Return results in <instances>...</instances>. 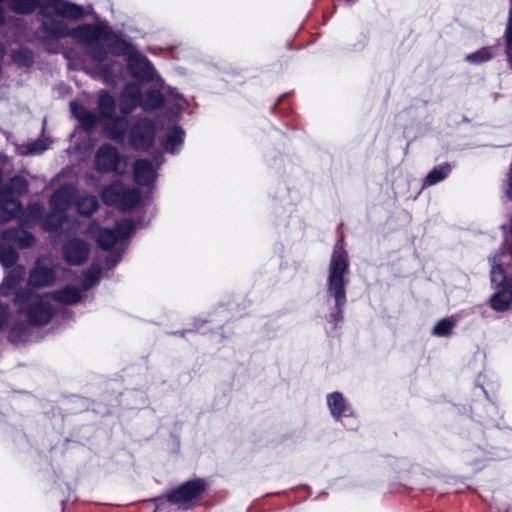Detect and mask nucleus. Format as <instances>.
I'll return each mask as SVG.
<instances>
[{"instance_id":"1","label":"nucleus","mask_w":512,"mask_h":512,"mask_svg":"<svg viewBox=\"0 0 512 512\" xmlns=\"http://www.w3.org/2000/svg\"><path fill=\"white\" fill-rule=\"evenodd\" d=\"M81 299V290L73 286H66L52 294H38L29 288L18 290L14 303L19 312L27 317L30 325L43 326L51 320L56 311L54 302L72 305Z\"/></svg>"},{"instance_id":"2","label":"nucleus","mask_w":512,"mask_h":512,"mask_svg":"<svg viewBox=\"0 0 512 512\" xmlns=\"http://www.w3.org/2000/svg\"><path fill=\"white\" fill-rule=\"evenodd\" d=\"M76 34L77 38L85 41L87 55L98 65L107 59L109 53L126 55L132 52L130 44L103 23L83 24Z\"/></svg>"},{"instance_id":"3","label":"nucleus","mask_w":512,"mask_h":512,"mask_svg":"<svg viewBox=\"0 0 512 512\" xmlns=\"http://www.w3.org/2000/svg\"><path fill=\"white\" fill-rule=\"evenodd\" d=\"M349 272L348 253L344 248V240L339 239L335 245L328 267L327 292L334 298V311L329 315L328 321L335 327L343 320V311L347 302L346 286Z\"/></svg>"},{"instance_id":"4","label":"nucleus","mask_w":512,"mask_h":512,"mask_svg":"<svg viewBox=\"0 0 512 512\" xmlns=\"http://www.w3.org/2000/svg\"><path fill=\"white\" fill-rule=\"evenodd\" d=\"M134 231V224L131 219H123L114 228H101L96 236L98 245L104 250H111L118 245L115 251L106 257L105 266L108 269L115 267L122 259L124 244Z\"/></svg>"},{"instance_id":"5","label":"nucleus","mask_w":512,"mask_h":512,"mask_svg":"<svg viewBox=\"0 0 512 512\" xmlns=\"http://www.w3.org/2000/svg\"><path fill=\"white\" fill-rule=\"evenodd\" d=\"M97 111L109 138L122 142L126 136L128 119L116 115V100L108 92H101L98 97Z\"/></svg>"},{"instance_id":"6","label":"nucleus","mask_w":512,"mask_h":512,"mask_svg":"<svg viewBox=\"0 0 512 512\" xmlns=\"http://www.w3.org/2000/svg\"><path fill=\"white\" fill-rule=\"evenodd\" d=\"M1 238L5 243L0 244V263L6 268L14 266L19 259L15 247L24 249L32 247L35 243V237L21 228L4 230L1 233Z\"/></svg>"},{"instance_id":"7","label":"nucleus","mask_w":512,"mask_h":512,"mask_svg":"<svg viewBox=\"0 0 512 512\" xmlns=\"http://www.w3.org/2000/svg\"><path fill=\"white\" fill-rule=\"evenodd\" d=\"M83 27V24L70 29L66 22L58 19H47L42 21L37 30V35L43 41H55L65 37H71L74 42L84 48L85 41L77 38L76 32Z\"/></svg>"},{"instance_id":"8","label":"nucleus","mask_w":512,"mask_h":512,"mask_svg":"<svg viewBox=\"0 0 512 512\" xmlns=\"http://www.w3.org/2000/svg\"><path fill=\"white\" fill-rule=\"evenodd\" d=\"M205 489V482L201 479L187 481L177 489L173 490L168 496L167 501L176 504L183 509L193 506Z\"/></svg>"},{"instance_id":"9","label":"nucleus","mask_w":512,"mask_h":512,"mask_svg":"<svg viewBox=\"0 0 512 512\" xmlns=\"http://www.w3.org/2000/svg\"><path fill=\"white\" fill-rule=\"evenodd\" d=\"M155 133V125L152 121L147 118L138 119L130 129V144L136 150H146L152 146Z\"/></svg>"},{"instance_id":"10","label":"nucleus","mask_w":512,"mask_h":512,"mask_svg":"<svg viewBox=\"0 0 512 512\" xmlns=\"http://www.w3.org/2000/svg\"><path fill=\"white\" fill-rule=\"evenodd\" d=\"M38 8L40 14L45 17L56 14L65 18L80 19L84 15L81 6L64 0H40Z\"/></svg>"},{"instance_id":"11","label":"nucleus","mask_w":512,"mask_h":512,"mask_svg":"<svg viewBox=\"0 0 512 512\" xmlns=\"http://www.w3.org/2000/svg\"><path fill=\"white\" fill-rule=\"evenodd\" d=\"M127 65L138 83H149L154 80L156 71L149 59L140 52H131L128 55Z\"/></svg>"},{"instance_id":"12","label":"nucleus","mask_w":512,"mask_h":512,"mask_svg":"<svg viewBox=\"0 0 512 512\" xmlns=\"http://www.w3.org/2000/svg\"><path fill=\"white\" fill-rule=\"evenodd\" d=\"M121 156L114 146L104 144L100 146L95 155V169L99 172L122 173Z\"/></svg>"},{"instance_id":"13","label":"nucleus","mask_w":512,"mask_h":512,"mask_svg":"<svg viewBox=\"0 0 512 512\" xmlns=\"http://www.w3.org/2000/svg\"><path fill=\"white\" fill-rule=\"evenodd\" d=\"M62 255L67 264L81 265L89 258L90 245L80 238H71L63 244Z\"/></svg>"},{"instance_id":"14","label":"nucleus","mask_w":512,"mask_h":512,"mask_svg":"<svg viewBox=\"0 0 512 512\" xmlns=\"http://www.w3.org/2000/svg\"><path fill=\"white\" fill-rule=\"evenodd\" d=\"M142 87L138 82L127 83L119 97L121 116L127 118L138 106L141 107Z\"/></svg>"},{"instance_id":"15","label":"nucleus","mask_w":512,"mask_h":512,"mask_svg":"<svg viewBox=\"0 0 512 512\" xmlns=\"http://www.w3.org/2000/svg\"><path fill=\"white\" fill-rule=\"evenodd\" d=\"M55 279L54 269L45 264L43 259H37L34 268L29 274V285L33 287H46L51 285Z\"/></svg>"},{"instance_id":"16","label":"nucleus","mask_w":512,"mask_h":512,"mask_svg":"<svg viewBox=\"0 0 512 512\" xmlns=\"http://www.w3.org/2000/svg\"><path fill=\"white\" fill-rule=\"evenodd\" d=\"M157 177L156 168L147 159H139L134 164V179L140 185L149 186Z\"/></svg>"},{"instance_id":"17","label":"nucleus","mask_w":512,"mask_h":512,"mask_svg":"<svg viewBox=\"0 0 512 512\" xmlns=\"http://www.w3.org/2000/svg\"><path fill=\"white\" fill-rule=\"evenodd\" d=\"M71 112L74 117L78 119L83 129L86 131H91L95 128L99 115L86 109L83 105L77 102L70 103Z\"/></svg>"},{"instance_id":"18","label":"nucleus","mask_w":512,"mask_h":512,"mask_svg":"<svg viewBox=\"0 0 512 512\" xmlns=\"http://www.w3.org/2000/svg\"><path fill=\"white\" fill-rule=\"evenodd\" d=\"M327 404L332 416L336 420L342 417H349L352 415V410L346 403L343 395L339 392H334L328 395Z\"/></svg>"},{"instance_id":"19","label":"nucleus","mask_w":512,"mask_h":512,"mask_svg":"<svg viewBox=\"0 0 512 512\" xmlns=\"http://www.w3.org/2000/svg\"><path fill=\"white\" fill-rule=\"evenodd\" d=\"M25 275V268L22 265L14 267L9 274L4 278L0 285V294L3 296H9L14 290H16L23 280Z\"/></svg>"},{"instance_id":"20","label":"nucleus","mask_w":512,"mask_h":512,"mask_svg":"<svg viewBox=\"0 0 512 512\" xmlns=\"http://www.w3.org/2000/svg\"><path fill=\"white\" fill-rule=\"evenodd\" d=\"M73 200L72 189L69 187H61L57 189L50 198L52 211L65 215V211L69 208Z\"/></svg>"},{"instance_id":"21","label":"nucleus","mask_w":512,"mask_h":512,"mask_svg":"<svg viewBox=\"0 0 512 512\" xmlns=\"http://www.w3.org/2000/svg\"><path fill=\"white\" fill-rule=\"evenodd\" d=\"M512 303V284H506L498 289L490 299L491 307L495 311H506Z\"/></svg>"},{"instance_id":"22","label":"nucleus","mask_w":512,"mask_h":512,"mask_svg":"<svg viewBox=\"0 0 512 512\" xmlns=\"http://www.w3.org/2000/svg\"><path fill=\"white\" fill-rule=\"evenodd\" d=\"M185 132L180 126H173L168 130L163 146L166 152L175 154L180 150L184 141Z\"/></svg>"},{"instance_id":"23","label":"nucleus","mask_w":512,"mask_h":512,"mask_svg":"<svg viewBox=\"0 0 512 512\" xmlns=\"http://www.w3.org/2000/svg\"><path fill=\"white\" fill-rule=\"evenodd\" d=\"M501 254H496L492 258V269H491V282L497 288H502L506 284H512V279L506 277L504 269L501 264Z\"/></svg>"},{"instance_id":"24","label":"nucleus","mask_w":512,"mask_h":512,"mask_svg":"<svg viewBox=\"0 0 512 512\" xmlns=\"http://www.w3.org/2000/svg\"><path fill=\"white\" fill-rule=\"evenodd\" d=\"M123 192L124 184L120 181H115L102 191L101 197L103 202L107 205L119 204Z\"/></svg>"},{"instance_id":"25","label":"nucleus","mask_w":512,"mask_h":512,"mask_svg":"<svg viewBox=\"0 0 512 512\" xmlns=\"http://www.w3.org/2000/svg\"><path fill=\"white\" fill-rule=\"evenodd\" d=\"M164 96L158 89H150L144 95L141 94V108L153 110L162 106Z\"/></svg>"},{"instance_id":"26","label":"nucleus","mask_w":512,"mask_h":512,"mask_svg":"<svg viewBox=\"0 0 512 512\" xmlns=\"http://www.w3.org/2000/svg\"><path fill=\"white\" fill-rule=\"evenodd\" d=\"M451 169L452 168L449 163H443L441 165L435 166L425 177L424 186H433L443 181L448 177Z\"/></svg>"},{"instance_id":"27","label":"nucleus","mask_w":512,"mask_h":512,"mask_svg":"<svg viewBox=\"0 0 512 512\" xmlns=\"http://www.w3.org/2000/svg\"><path fill=\"white\" fill-rule=\"evenodd\" d=\"M141 200L140 192L135 188H127L124 185V192L121 194L119 207L122 211H129L135 208Z\"/></svg>"},{"instance_id":"28","label":"nucleus","mask_w":512,"mask_h":512,"mask_svg":"<svg viewBox=\"0 0 512 512\" xmlns=\"http://www.w3.org/2000/svg\"><path fill=\"white\" fill-rule=\"evenodd\" d=\"M458 322L457 317L451 316L439 320L432 330V334L438 337L449 336Z\"/></svg>"},{"instance_id":"29","label":"nucleus","mask_w":512,"mask_h":512,"mask_svg":"<svg viewBox=\"0 0 512 512\" xmlns=\"http://www.w3.org/2000/svg\"><path fill=\"white\" fill-rule=\"evenodd\" d=\"M99 206V202L96 196H84L77 203V209L79 214L83 216L92 215Z\"/></svg>"},{"instance_id":"30","label":"nucleus","mask_w":512,"mask_h":512,"mask_svg":"<svg viewBox=\"0 0 512 512\" xmlns=\"http://www.w3.org/2000/svg\"><path fill=\"white\" fill-rule=\"evenodd\" d=\"M101 268L93 264L89 269L83 272L82 290H88L99 282Z\"/></svg>"},{"instance_id":"31","label":"nucleus","mask_w":512,"mask_h":512,"mask_svg":"<svg viewBox=\"0 0 512 512\" xmlns=\"http://www.w3.org/2000/svg\"><path fill=\"white\" fill-rule=\"evenodd\" d=\"M64 217V214L52 211L42 220V228L46 231H56L62 226Z\"/></svg>"},{"instance_id":"32","label":"nucleus","mask_w":512,"mask_h":512,"mask_svg":"<svg viewBox=\"0 0 512 512\" xmlns=\"http://www.w3.org/2000/svg\"><path fill=\"white\" fill-rule=\"evenodd\" d=\"M29 329L24 324H15L9 332V340L12 343L19 344L28 341Z\"/></svg>"},{"instance_id":"33","label":"nucleus","mask_w":512,"mask_h":512,"mask_svg":"<svg viewBox=\"0 0 512 512\" xmlns=\"http://www.w3.org/2000/svg\"><path fill=\"white\" fill-rule=\"evenodd\" d=\"M33 53L31 50L23 48L15 51L13 54V60L19 65L29 67L33 64Z\"/></svg>"},{"instance_id":"34","label":"nucleus","mask_w":512,"mask_h":512,"mask_svg":"<svg viewBox=\"0 0 512 512\" xmlns=\"http://www.w3.org/2000/svg\"><path fill=\"white\" fill-rule=\"evenodd\" d=\"M491 58H492V54L486 48H482V49H480L474 53L468 54L466 56V60L468 62L474 63V64L485 62Z\"/></svg>"},{"instance_id":"35","label":"nucleus","mask_w":512,"mask_h":512,"mask_svg":"<svg viewBox=\"0 0 512 512\" xmlns=\"http://www.w3.org/2000/svg\"><path fill=\"white\" fill-rule=\"evenodd\" d=\"M10 319V309L7 304L0 302V330L5 328Z\"/></svg>"},{"instance_id":"36","label":"nucleus","mask_w":512,"mask_h":512,"mask_svg":"<svg viewBox=\"0 0 512 512\" xmlns=\"http://www.w3.org/2000/svg\"><path fill=\"white\" fill-rule=\"evenodd\" d=\"M506 49H512V9L509 13V21L506 28Z\"/></svg>"},{"instance_id":"37","label":"nucleus","mask_w":512,"mask_h":512,"mask_svg":"<svg viewBox=\"0 0 512 512\" xmlns=\"http://www.w3.org/2000/svg\"><path fill=\"white\" fill-rule=\"evenodd\" d=\"M30 210L34 216H40L43 212V206L41 204H33L30 206Z\"/></svg>"},{"instance_id":"38","label":"nucleus","mask_w":512,"mask_h":512,"mask_svg":"<svg viewBox=\"0 0 512 512\" xmlns=\"http://www.w3.org/2000/svg\"><path fill=\"white\" fill-rule=\"evenodd\" d=\"M155 162H156V168H158L162 163H163V157H156L155 158Z\"/></svg>"},{"instance_id":"39","label":"nucleus","mask_w":512,"mask_h":512,"mask_svg":"<svg viewBox=\"0 0 512 512\" xmlns=\"http://www.w3.org/2000/svg\"><path fill=\"white\" fill-rule=\"evenodd\" d=\"M89 232H90V233H94V225H91V226L89 227Z\"/></svg>"},{"instance_id":"40","label":"nucleus","mask_w":512,"mask_h":512,"mask_svg":"<svg viewBox=\"0 0 512 512\" xmlns=\"http://www.w3.org/2000/svg\"><path fill=\"white\" fill-rule=\"evenodd\" d=\"M176 99L184 100V99H183V96H180V95H178V94L176 95Z\"/></svg>"},{"instance_id":"41","label":"nucleus","mask_w":512,"mask_h":512,"mask_svg":"<svg viewBox=\"0 0 512 512\" xmlns=\"http://www.w3.org/2000/svg\"><path fill=\"white\" fill-rule=\"evenodd\" d=\"M3 55V50L0 48V58L2 57Z\"/></svg>"},{"instance_id":"42","label":"nucleus","mask_w":512,"mask_h":512,"mask_svg":"<svg viewBox=\"0 0 512 512\" xmlns=\"http://www.w3.org/2000/svg\"><path fill=\"white\" fill-rule=\"evenodd\" d=\"M348 3H352L354 0H345Z\"/></svg>"}]
</instances>
